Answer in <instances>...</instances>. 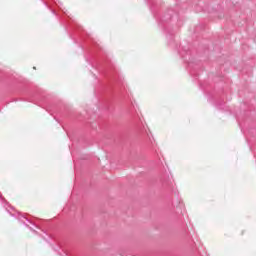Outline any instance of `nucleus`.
Listing matches in <instances>:
<instances>
[{
  "instance_id": "f03ea898",
  "label": "nucleus",
  "mask_w": 256,
  "mask_h": 256,
  "mask_svg": "<svg viewBox=\"0 0 256 256\" xmlns=\"http://www.w3.org/2000/svg\"><path fill=\"white\" fill-rule=\"evenodd\" d=\"M23 219H25L28 223H31V221H29V219H27V218H22V221H23Z\"/></svg>"
},
{
  "instance_id": "f257e3e1",
  "label": "nucleus",
  "mask_w": 256,
  "mask_h": 256,
  "mask_svg": "<svg viewBox=\"0 0 256 256\" xmlns=\"http://www.w3.org/2000/svg\"><path fill=\"white\" fill-rule=\"evenodd\" d=\"M11 217L18 219V221H20V223H23V225H25V227H28L30 229V231H33V233H37V231L33 230V228L29 227V225L24 223L23 219H25V216L21 215V213L18 212L16 214H11Z\"/></svg>"
}]
</instances>
